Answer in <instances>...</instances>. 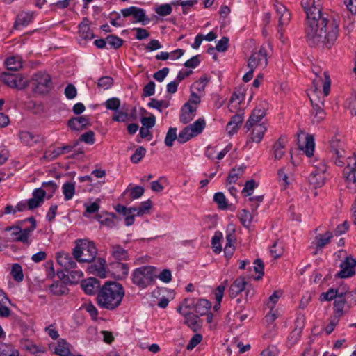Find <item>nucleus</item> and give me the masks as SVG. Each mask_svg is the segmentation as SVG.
<instances>
[{"label":"nucleus","instance_id":"24","mask_svg":"<svg viewBox=\"0 0 356 356\" xmlns=\"http://www.w3.org/2000/svg\"><path fill=\"white\" fill-rule=\"evenodd\" d=\"M49 290L54 296H63L69 292V289L65 283L62 281H57L49 286Z\"/></svg>","mask_w":356,"mask_h":356},{"label":"nucleus","instance_id":"28","mask_svg":"<svg viewBox=\"0 0 356 356\" xmlns=\"http://www.w3.org/2000/svg\"><path fill=\"white\" fill-rule=\"evenodd\" d=\"M71 351L69 349V343L63 339L58 340L57 345L54 348L53 353L59 356H67Z\"/></svg>","mask_w":356,"mask_h":356},{"label":"nucleus","instance_id":"9","mask_svg":"<svg viewBox=\"0 0 356 356\" xmlns=\"http://www.w3.org/2000/svg\"><path fill=\"white\" fill-rule=\"evenodd\" d=\"M330 148L333 155L335 156V164L338 166H343L344 165L345 150L342 147L341 139L337 136H334L330 141Z\"/></svg>","mask_w":356,"mask_h":356},{"label":"nucleus","instance_id":"17","mask_svg":"<svg viewBox=\"0 0 356 356\" xmlns=\"http://www.w3.org/2000/svg\"><path fill=\"white\" fill-rule=\"evenodd\" d=\"M81 288L86 293L93 295L96 291L100 289L99 281L94 277H90L81 282Z\"/></svg>","mask_w":356,"mask_h":356},{"label":"nucleus","instance_id":"64","mask_svg":"<svg viewBox=\"0 0 356 356\" xmlns=\"http://www.w3.org/2000/svg\"><path fill=\"white\" fill-rule=\"evenodd\" d=\"M346 105L352 115H356V95H352L346 102Z\"/></svg>","mask_w":356,"mask_h":356},{"label":"nucleus","instance_id":"52","mask_svg":"<svg viewBox=\"0 0 356 356\" xmlns=\"http://www.w3.org/2000/svg\"><path fill=\"white\" fill-rule=\"evenodd\" d=\"M283 252V247L278 241H275L270 248V254L275 259L279 258Z\"/></svg>","mask_w":356,"mask_h":356},{"label":"nucleus","instance_id":"42","mask_svg":"<svg viewBox=\"0 0 356 356\" xmlns=\"http://www.w3.org/2000/svg\"><path fill=\"white\" fill-rule=\"evenodd\" d=\"M205 126V120L203 118H199L188 127H191L192 131L196 136L202 133Z\"/></svg>","mask_w":356,"mask_h":356},{"label":"nucleus","instance_id":"14","mask_svg":"<svg viewBox=\"0 0 356 356\" xmlns=\"http://www.w3.org/2000/svg\"><path fill=\"white\" fill-rule=\"evenodd\" d=\"M57 262L63 266L64 269L69 272L76 267V263L74 258L67 252H61L57 253Z\"/></svg>","mask_w":356,"mask_h":356},{"label":"nucleus","instance_id":"23","mask_svg":"<svg viewBox=\"0 0 356 356\" xmlns=\"http://www.w3.org/2000/svg\"><path fill=\"white\" fill-rule=\"evenodd\" d=\"M111 256L118 261L127 260L129 257L127 250L123 248L120 245H113L111 247Z\"/></svg>","mask_w":356,"mask_h":356},{"label":"nucleus","instance_id":"39","mask_svg":"<svg viewBox=\"0 0 356 356\" xmlns=\"http://www.w3.org/2000/svg\"><path fill=\"white\" fill-rule=\"evenodd\" d=\"M10 274L14 280L17 282H21L24 280L22 268L19 264H13Z\"/></svg>","mask_w":356,"mask_h":356},{"label":"nucleus","instance_id":"8","mask_svg":"<svg viewBox=\"0 0 356 356\" xmlns=\"http://www.w3.org/2000/svg\"><path fill=\"white\" fill-rule=\"evenodd\" d=\"M268 64L266 50L261 47L258 51L253 52L248 61V67L256 69L266 67Z\"/></svg>","mask_w":356,"mask_h":356},{"label":"nucleus","instance_id":"16","mask_svg":"<svg viewBox=\"0 0 356 356\" xmlns=\"http://www.w3.org/2000/svg\"><path fill=\"white\" fill-rule=\"evenodd\" d=\"M197 108L192 106L189 102H186L182 106L180 113V122L187 124L193 120L196 114Z\"/></svg>","mask_w":356,"mask_h":356},{"label":"nucleus","instance_id":"15","mask_svg":"<svg viewBox=\"0 0 356 356\" xmlns=\"http://www.w3.org/2000/svg\"><path fill=\"white\" fill-rule=\"evenodd\" d=\"M266 115L265 108L263 106L256 107L252 112L248 120L246 122L244 128L249 131L254 124H259V122Z\"/></svg>","mask_w":356,"mask_h":356},{"label":"nucleus","instance_id":"35","mask_svg":"<svg viewBox=\"0 0 356 356\" xmlns=\"http://www.w3.org/2000/svg\"><path fill=\"white\" fill-rule=\"evenodd\" d=\"M105 264L106 260L104 259L98 258L97 261L91 265L90 269L96 271L100 277H104L106 276Z\"/></svg>","mask_w":356,"mask_h":356},{"label":"nucleus","instance_id":"51","mask_svg":"<svg viewBox=\"0 0 356 356\" xmlns=\"http://www.w3.org/2000/svg\"><path fill=\"white\" fill-rule=\"evenodd\" d=\"M172 11V6L168 3L159 5L155 8L156 13L162 17L170 15Z\"/></svg>","mask_w":356,"mask_h":356},{"label":"nucleus","instance_id":"2","mask_svg":"<svg viewBox=\"0 0 356 356\" xmlns=\"http://www.w3.org/2000/svg\"><path fill=\"white\" fill-rule=\"evenodd\" d=\"M124 293L121 284L106 282L97 293V303L101 308L114 310L120 305Z\"/></svg>","mask_w":356,"mask_h":356},{"label":"nucleus","instance_id":"20","mask_svg":"<svg viewBox=\"0 0 356 356\" xmlns=\"http://www.w3.org/2000/svg\"><path fill=\"white\" fill-rule=\"evenodd\" d=\"M247 282L243 277L236 278L231 284L229 289V295L232 298H235L238 293L245 289Z\"/></svg>","mask_w":356,"mask_h":356},{"label":"nucleus","instance_id":"10","mask_svg":"<svg viewBox=\"0 0 356 356\" xmlns=\"http://www.w3.org/2000/svg\"><path fill=\"white\" fill-rule=\"evenodd\" d=\"M356 259L349 256L340 264L341 270L337 274L340 278H348L355 274Z\"/></svg>","mask_w":356,"mask_h":356},{"label":"nucleus","instance_id":"1","mask_svg":"<svg viewBox=\"0 0 356 356\" xmlns=\"http://www.w3.org/2000/svg\"><path fill=\"white\" fill-rule=\"evenodd\" d=\"M322 0H301L306 19L305 33L310 47L321 44L330 49L339 36V17L322 10Z\"/></svg>","mask_w":356,"mask_h":356},{"label":"nucleus","instance_id":"38","mask_svg":"<svg viewBox=\"0 0 356 356\" xmlns=\"http://www.w3.org/2000/svg\"><path fill=\"white\" fill-rule=\"evenodd\" d=\"M195 136V135L192 131L191 127L187 126L179 132L178 135V142L182 144Z\"/></svg>","mask_w":356,"mask_h":356},{"label":"nucleus","instance_id":"55","mask_svg":"<svg viewBox=\"0 0 356 356\" xmlns=\"http://www.w3.org/2000/svg\"><path fill=\"white\" fill-rule=\"evenodd\" d=\"M5 232H10L11 238L10 239V241H17V238L22 234V227L21 226H11L7 227L4 229Z\"/></svg>","mask_w":356,"mask_h":356},{"label":"nucleus","instance_id":"49","mask_svg":"<svg viewBox=\"0 0 356 356\" xmlns=\"http://www.w3.org/2000/svg\"><path fill=\"white\" fill-rule=\"evenodd\" d=\"M113 85V79L108 76H102L99 79L97 86L104 90L109 89Z\"/></svg>","mask_w":356,"mask_h":356},{"label":"nucleus","instance_id":"50","mask_svg":"<svg viewBox=\"0 0 356 356\" xmlns=\"http://www.w3.org/2000/svg\"><path fill=\"white\" fill-rule=\"evenodd\" d=\"M146 149L143 147H138L135 152L131 155L130 160L133 163H139L141 159L145 156Z\"/></svg>","mask_w":356,"mask_h":356},{"label":"nucleus","instance_id":"56","mask_svg":"<svg viewBox=\"0 0 356 356\" xmlns=\"http://www.w3.org/2000/svg\"><path fill=\"white\" fill-rule=\"evenodd\" d=\"M183 315L186 318V323L188 326L195 331L198 327L197 321L196 320L198 317H195V315L191 316V314L188 312L183 313Z\"/></svg>","mask_w":356,"mask_h":356},{"label":"nucleus","instance_id":"25","mask_svg":"<svg viewBox=\"0 0 356 356\" xmlns=\"http://www.w3.org/2000/svg\"><path fill=\"white\" fill-rule=\"evenodd\" d=\"M5 64L8 70L18 71L22 68V58L20 56H12L6 58Z\"/></svg>","mask_w":356,"mask_h":356},{"label":"nucleus","instance_id":"32","mask_svg":"<svg viewBox=\"0 0 356 356\" xmlns=\"http://www.w3.org/2000/svg\"><path fill=\"white\" fill-rule=\"evenodd\" d=\"M309 182L315 188H319L325 184L324 175L312 172L309 177Z\"/></svg>","mask_w":356,"mask_h":356},{"label":"nucleus","instance_id":"29","mask_svg":"<svg viewBox=\"0 0 356 356\" xmlns=\"http://www.w3.org/2000/svg\"><path fill=\"white\" fill-rule=\"evenodd\" d=\"M33 15L30 13L22 12L19 13L17 16L14 28L18 29L20 26H27L32 20Z\"/></svg>","mask_w":356,"mask_h":356},{"label":"nucleus","instance_id":"44","mask_svg":"<svg viewBox=\"0 0 356 356\" xmlns=\"http://www.w3.org/2000/svg\"><path fill=\"white\" fill-rule=\"evenodd\" d=\"M222 238V234L220 232H216L211 240V244L213 252L218 254L221 252L222 248L220 245V240Z\"/></svg>","mask_w":356,"mask_h":356},{"label":"nucleus","instance_id":"19","mask_svg":"<svg viewBox=\"0 0 356 356\" xmlns=\"http://www.w3.org/2000/svg\"><path fill=\"white\" fill-rule=\"evenodd\" d=\"M243 121V113H237L233 115L227 123L226 130L230 136L234 135L239 129Z\"/></svg>","mask_w":356,"mask_h":356},{"label":"nucleus","instance_id":"62","mask_svg":"<svg viewBox=\"0 0 356 356\" xmlns=\"http://www.w3.org/2000/svg\"><path fill=\"white\" fill-rule=\"evenodd\" d=\"M105 105L107 109L116 111L120 107V101L116 97L110 98L105 102Z\"/></svg>","mask_w":356,"mask_h":356},{"label":"nucleus","instance_id":"11","mask_svg":"<svg viewBox=\"0 0 356 356\" xmlns=\"http://www.w3.org/2000/svg\"><path fill=\"white\" fill-rule=\"evenodd\" d=\"M312 105V122L318 124L321 122L325 118V113L322 108L323 106V100L315 99L314 97H309Z\"/></svg>","mask_w":356,"mask_h":356},{"label":"nucleus","instance_id":"60","mask_svg":"<svg viewBox=\"0 0 356 356\" xmlns=\"http://www.w3.org/2000/svg\"><path fill=\"white\" fill-rule=\"evenodd\" d=\"M79 140L89 145L94 144L95 142L94 132L92 131H89L81 135Z\"/></svg>","mask_w":356,"mask_h":356},{"label":"nucleus","instance_id":"6","mask_svg":"<svg viewBox=\"0 0 356 356\" xmlns=\"http://www.w3.org/2000/svg\"><path fill=\"white\" fill-rule=\"evenodd\" d=\"M348 188L352 192L356 191V158L355 156L347 159V165L343 172Z\"/></svg>","mask_w":356,"mask_h":356},{"label":"nucleus","instance_id":"61","mask_svg":"<svg viewBox=\"0 0 356 356\" xmlns=\"http://www.w3.org/2000/svg\"><path fill=\"white\" fill-rule=\"evenodd\" d=\"M256 186L257 184L254 179L247 181L242 190V193L244 194L245 196L251 195Z\"/></svg>","mask_w":356,"mask_h":356},{"label":"nucleus","instance_id":"27","mask_svg":"<svg viewBox=\"0 0 356 356\" xmlns=\"http://www.w3.org/2000/svg\"><path fill=\"white\" fill-rule=\"evenodd\" d=\"M211 306V305L210 302H209L207 300H199L194 305L195 317L206 314Z\"/></svg>","mask_w":356,"mask_h":356},{"label":"nucleus","instance_id":"12","mask_svg":"<svg viewBox=\"0 0 356 356\" xmlns=\"http://www.w3.org/2000/svg\"><path fill=\"white\" fill-rule=\"evenodd\" d=\"M353 297L356 300V292H345L341 293V296H338L334 302V313L337 316H342L343 315V308L346 300L349 297Z\"/></svg>","mask_w":356,"mask_h":356},{"label":"nucleus","instance_id":"26","mask_svg":"<svg viewBox=\"0 0 356 356\" xmlns=\"http://www.w3.org/2000/svg\"><path fill=\"white\" fill-rule=\"evenodd\" d=\"M19 138L21 141L26 145L32 146L40 140V136L34 135L33 134L24 131L19 133Z\"/></svg>","mask_w":356,"mask_h":356},{"label":"nucleus","instance_id":"3","mask_svg":"<svg viewBox=\"0 0 356 356\" xmlns=\"http://www.w3.org/2000/svg\"><path fill=\"white\" fill-rule=\"evenodd\" d=\"M97 254L95 243L91 241L79 240L73 249L74 258L79 262L90 263L93 261Z\"/></svg>","mask_w":356,"mask_h":356},{"label":"nucleus","instance_id":"48","mask_svg":"<svg viewBox=\"0 0 356 356\" xmlns=\"http://www.w3.org/2000/svg\"><path fill=\"white\" fill-rule=\"evenodd\" d=\"M338 296H341V293L339 292V290H336L334 289H330L327 292L322 293L320 296V299L321 300H334L337 298Z\"/></svg>","mask_w":356,"mask_h":356},{"label":"nucleus","instance_id":"37","mask_svg":"<svg viewBox=\"0 0 356 356\" xmlns=\"http://www.w3.org/2000/svg\"><path fill=\"white\" fill-rule=\"evenodd\" d=\"M63 193L66 201L71 200L75 194V184L72 182H66L63 184Z\"/></svg>","mask_w":356,"mask_h":356},{"label":"nucleus","instance_id":"4","mask_svg":"<svg viewBox=\"0 0 356 356\" xmlns=\"http://www.w3.org/2000/svg\"><path fill=\"white\" fill-rule=\"evenodd\" d=\"M155 268L151 266L136 268L131 274L132 282L141 289L150 285L156 277Z\"/></svg>","mask_w":356,"mask_h":356},{"label":"nucleus","instance_id":"43","mask_svg":"<svg viewBox=\"0 0 356 356\" xmlns=\"http://www.w3.org/2000/svg\"><path fill=\"white\" fill-rule=\"evenodd\" d=\"M133 17L136 22H142L143 24H146L149 22V19L146 17L145 11L143 8L136 7Z\"/></svg>","mask_w":356,"mask_h":356},{"label":"nucleus","instance_id":"13","mask_svg":"<svg viewBox=\"0 0 356 356\" xmlns=\"http://www.w3.org/2000/svg\"><path fill=\"white\" fill-rule=\"evenodd\" d=\"M275 8L279 17L278 32L282 35L283 26L289 24L291 19V13L281 3L276 5Z\"/></svg>","mask_w":356,"mask_h":356},{"label":"nucleus","instance_id":"53","mask_svg":"<svg viewBox=\"0 0 356 356\" xmlns=\"http://www.w3.org/2000/svg\"><path fill=\"white\" fill-rule=\"evenodd\" d=\"M42 186L44 188L43 190H45L46 193H48L47 199H50L53 197V195L58 188L56 184L53 181L43 182Z\"/></svg>","mask_w":356,"mask_h":356},{"label":"nucleus","instance_id":"22","mask_svg":"<svg viewBox=\"0 0 356 356\" xmlns=\"http://www.w3.org/2000/svg\"><path fill=\"white\" fill-rule=\"evenodd\" d=\"M117 218L116 215L113 213H105L102 214H97L95 218L101 225L107 226L108 227H113L115 226L114 220Z\"/></svg>","mask_w":356,"mask_h":356},{"label":"nucleus","instance_id":"21","mask_svg":"<svg viewBox=\"0 0 356 356\" xmlns=\"http://www.w3.org/2000/svg\"><path fill=\"white\" fill-rule=\"evenodd\" d=\"M79 36L84 40H90L94 38L95 35L88 24V19L85 17L83 22L79 25Z\"/></svg>","mask_w":356,"mask_h":356},{"label":"nucleus","instance_id":"59","mask_svg":"<svg viewBox=\"0 0 356 356\" xmlns=\"http://www.w3.org/2000/svg\"><path fill=\"white\" fill-rule=\"evenodd\" d=\"M314 170L313 172L324 175L326 171L327 166L323 160L316 159L313 162Z\"/></svg>","mask_w":356,"mask_h":356},{"label":"nucleus","instance_id":"18","mask_svg":"<svg viewBox=\"0 0 356 356\" xmlns=\"http://www.w3.org/2000/svg\"><path fill=\"white\" fill-rule=\"evenodd\" d=\"M88 125H89V120L85 115L72 118L67 122V126L72 130L75 131L81 130L86 128Z\"/></svg>","mask_w":356,"mask_h":356},{"label":"nucleus","instance_id":"5","mask_svg":"<svg viewBox=\"0 0 356 356\" xmlns=\"http://www.w3.org/2000/svg\"><path fill=\"white\" fill-rule=\"evenodd\" d=\"M32 80L35 91L39 94H47L54 87L51 76L45 72L40 71L35 73Z\"/></svg>","mask_w":356,"mask_h":356},{"label":"nucleus","instance_id":"41","mask_svg":"<svg viewBox=\"0 0 356 356\" xmlns=\"http://www.w3.org/2000/svg\"><path fill=\"white\" fill-rule=\"evenodd\" d=\"M107 44L110 46V48L114 49H119L122 46L124 40L120 38L115 35H109L106 37Z\"/></svg>","mask_w":356,"mask_h":356},{"label":"nucleus","instance_id":"63","mask_svg":"<svg viewBox=\"0 0 356 356\" xmlns=\"http://www.w3.org/2000/svg\"><path fill=\"white\" fill-rule=\"evenodd\" d=\"M155 92V83L154 81H149L147 83L143 89L142 97H150L152 96Z\"/></svg>","mask_w":356,"mask_h":356},{"label":"nucleus","instance_id":"54","mask_svg":"<svg viewBox=\"0 0 356 356\" xmlns=\"http://www.w3.org/2000/svg\"><path fill=\"white\" fill-rule=\"evenodd\" d=\"M213 200L218 204L220 209H226L227 208V203L225 195L221 192H218L214 194Z\"/></svg>","mask_w":356,"mask_h":356},{"label":"nucleus","instance_id":"58","mask_svg":"<svg viewBox=\"0 0 356 356\" xmlns=\"http://www.w3.org/2000/svg\"><path fill=\"white\" fill-rule=\"evenodd\" d=\"M35 228H32V226L28 228L22 229V234L17 238V242H22L23 243H29V237Z\"/></svg>","mask_w":356,"mask_h":356},{"label":"nucleus","instance_id":"33","mask_svg":"<svg viewBox=\"0 0 356 356\" xmlns=\"http://www.w3.org/2000/svg\"><path fill=\"white\" fill-rule=\"evenodd\" d=\"M238 217L245 227H250L253 216L248 210L242 209L241 211H239L238 213Z\"/></svg>","mask_w":356,"mask_h":356},{"label":"nucleus","instance_id":"57","mask_svg":"<svg viewBox=\"0 0 356 356\" xmlns=\"http://www.w3.org/2000/svg\"><path fill=\"white\" fill-rule=\"evenodd\" d=\"M148 106L150 108H154L161 112V108H167L168 106V103L163 100H157L156 99H151L150 102L148 103Z\"/></svg>","mask_w":356,"mask_h":356},{"label":"nucleus","instance_id":"46","mask_svg":"<svg viewBox=\"0 0 356 356\" xmlns=\"http://www.w3.org/2000/svg\"><path fill=\"white\" fill-rule=\"evenodd\" d=\"M177 139L178 136L177 135V128L170 127L166 134L165 138V144L167 147H172L173 145V142Z\"/></svg>","mask_w":356,"mask_h":356},{"label":"nucleus","instance_id":"47","mask_svg":"<svg viewBox=\"0 0 356 356\" xmlns=\"http://www.w3.org/2000/svg\"><path fill=\"white\" fill-rule=\"evenodd\" d=\"M302 331V327H296L290 333L288 337V341L291 346L295 345L299 341Z\"/></svg>","mask_w":356,"mask_h":356},{"label":"nucleus","instance_id":"40","mask_svg":"<svg viewBox=\"0 0 356 356\" xmlns=\"http://www.w3.org/2000/svg\"><path fill=\"white\" fill-rule=\"evenodd\" d=\"M314 146L315 144L313 136L307 135L305 144V152L307 156L311 157L314 154Z\"/></svg>","mask_w":356,"mask_h":356},{"label":"nucleus","instance_id":"45","mask_svg":"<svg viewBox=\"0 0 356 356\" xmlns=\"http://www.w3.org/2000/svg\"><path fill=\"white\" fill-rule=\"evenodd\" d=\"M243 171L244 169L242 167L232 169L227 179V183H235L236 180L243 175Z\"/></svg>","mask_w":356,"mask_h":356},{"label":"nucleus","instance_id":"7","mask_svg":"<svg viewBox=\"0 0 356 356\" xmlns=\"http://www.w3.org/2000/svg\"><path fill=\"white\" fill-rule=\"evenodd\" d=\"M1 80L8 86L22 90L28 86V80L20 74H13L3 72L0 75Z\"/></svg>","mask_w":356,"mask_h":356},{"label":"nucleus","instance_id":"34","mask_svg":"<svg viewBox=\"0 0 356 356\" xmlns=\"http://www.w3.org/2000/svg\"><path fill=\"white\" fill-rule=\"evenodd\" d=\"M284 141L280 137L273 145V149L275 159H280L284 154Z\"/></svg>","mask_w":356,"mask_h":356},{"label":"nucleus","instance_id":"36","mask_svg":"<svg viewBox=\"0 0 356 356\" xmlns=\"http://www.w3.org/2000/svg\"><path fill=\"white\" fill-rule=\"evenodd\" d=\"M0 356H19V353L13 346L1 343H0Z\"/></svg>","mask_w":356,"mask_h":356},{"label":"nucleus","instance_id":"31","mask_svg":"<svg viewBox=\"0 0 356 356\" xmlns=\"http://www.w3.org/2000/svg\"><path fill=\"white\" fill-rule=\"evenodd\" d=\"M333 235L331 232H326L324 234H318L315 237L316 247L322 249L330 242Z\"/></svg>","mask_w":356,"mask_h":356},{"label":"nucleus","instance_id":"30","mask_svg":"<svg viewBox=\"0 0 356 356\" xmlns=\"http://www.w3.org/2000/svg\"><path fill=\"white\" fill-rule=\"evenodd\" d=\"M252 133V141L260 143L263 139L264 133L266 131V127L263 124H254Z\"/></svg>","mask_w":356,"mask_h":356}]
</instances>
